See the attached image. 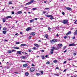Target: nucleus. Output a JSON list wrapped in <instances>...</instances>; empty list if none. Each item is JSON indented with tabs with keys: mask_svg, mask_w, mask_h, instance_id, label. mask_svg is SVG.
<instances>
[{
	"mask_svg": "<svg viewBox=\"0 0 77 77\" xmlns=\"http://www.w3.org/2000/svg\"><path fill=\"white\" fill-rule=\"evenodd\" d=\"M31 38H32V36H30L29 37V39H31Z\"/></svg>",
	"mask_w": 77,
	"mask_h": 77,
	"instance_id": "45",
	"label": "nucleus"
},
{
	"mask_svg": "<svg viewBox=\"0 0 77 77\" xmlns=\"http://www.w3.org/2000/svg\"><path fill=\"white\" fill-rule=\"evenodd\" d=\"M18 35V33H17L15 34V35Z\"/></svg>",
	"mask_w": 77,
	"mask_h": 77,
	"instance_id": "60",
	"label": "nucleus"
},
{
	"mask_svg": "<svg viewBox=\"0 0 77 77\" xmlns=\"http://www.w3.org/2000/svg\"><path fill=\"white\" fill-rule=\"evenodd\" d=\"M6 26H9V25L8 24H6Z\"/></svg>",
	"mask_w": 77,
	"mask_h": 77,
	"instance_id": "63",
	"label": "nucleus"
},
{
	"mask_svg": "<svg viewBox=\"0 0 77 77\" xmlns=\"http://www.w3.org/2000/svg\"><path fill=\"white\" fill-rule=\"evenodd\" d=\"M55 75H57V76L58 77H59V74H55Z\"/></svg>",
	"mask_w": 77,
	"mask_h": 77,
	"instance_id": "40",
	"label": "nucleus"
},
{
	"mask_svg": "<svg viewBox=\"0 0 77 77\" xmlns=\"http://www.w3.org/2000/svg\"><path fill=\"white\" fill-rule=\"evenodd\" d=\"M30 4H30V2H29L28 3H26V4L25 5H30Z\"/></svg>",
	"mask_w": 77,
	"mask_h": 77,
	"instance_id": "27",
	"label": "nucleus"
},
{
	"mask_svg": "<svg viewBox=\"0 0 77 77\" xmlns=\"http://www.w3.org/2000/svg\"><path fill=\"white\" fill-rule=\"evenodd\" d=\"M62 14H63V15H65V13H64V12H63L62 13Z\"/></svg>",
	"mask_w": 77,
	"mask_h": 77,
	"instance_id": "48",
	"label": "nucleus"
},
{
	"mask_svg": "<svg viewBox=\"0 0 77 77\" xmlns=\"http://www.w3.org/2000/svg\"><path fill=\"white\" fill-rule=\"evenodd\" d=\"M13 48H14L15 49H20V48L17 47H12Z\"/></svg>",
	"mask_w": 77,
	"mask_h": 77,
	"instance_id": "13",
	"label": "nucleus"
},
{
	"mask_svg": "<svg viewBox=\"0 0 77 77\" xmlns=\"http://www.w3.org/2000/svg\"><path fill=\"white\" fill-rule=\"evenodd\" d=\"M35 32H32L30 33V35L32 36H34V35H35Z\"/></svg>",
	"mask_w": 77,
	"mask_h": 77,
	"instance_id": "7",
	"label": "nucleus"
},
{
	"mask_svg": "<svg viewBox=\"0 0 77 77\" xmlns=\"http://www.w3.org/2000/svg\"><path fill=\"white\" fill-rule=\"evenodd\" d=\"M52 49L51 50H54V49H56V48L55 47H51Z\"/></svg>",
	"mask_w": 77,
	"mask_h": 77,
	"instance_id": "24",
	"label": "nucleus"
},
{
	"mask_svg": "<svg viewBox=\"0 0 77 77\" xmlns=\"http://www.w3.org/2000/svg\"><path fill=\"white\" fill-rule=\"evenodd\" d=\"M8 52L9 53H11V50H9L8 51Z\"/></svg>",
	"mask_w": 77,
	"mask_h": 77,
	"instance_id": "36",
	"label": "nucleus"
},
{
	"mask_svg": "<svg viewBox=\"0 0 77 77\" xmlns=\"http://www.w3.org/2000/svg\"><path fill=\"white\" fill-rule=\"evenodd\" d=\"M30 71L31 72H33L34 71H35V68L33 67H31L30 69Z\"/></svg>",
	"mask_w": 77,
	"mask_h": 77,
	"instance_id": "2",
	"label": "nucleus"
},
{
	"mask_svg": "<svg viewBox=\"0 0 77 77\" xmlns=\"http://www.w3.org/2000/svg\"><path fill=\"white\" fill-rule=\"evenodd\" d=\"M21 13H22V11H20L17 12V14H21Z\"/></svg>",
	"mask_w": 77,
	"mask_h": 77,
	"instance_id": "21",
	"label": "nucleus"
},
{
	"mask_svg": "<svg viewBox=\"0 0 77 77\" xmlns=\"http://www.w3.org/2000/svg\"><path fill=\"white\" fill-rule=\"evenodd\" d=\"M43 14H45L46 13V12L45 11H43Z\"/></svg>",
	"mask_w": 77,
	"mask_h": 77,
	"instance_id": "62",
	"label": "nucleus"
},
{
	"mask_svg": "<svg viewBox=\"0 0 77 77\" xmlns=\"http://www.w3.org/2000/svg\"><path fill=\"white\" fill-rule=\"evenodd\" d=\"M65 48H66V46H65L64 47V48H63V49H65Z\"/></svg>",
	"mask_w": 77,
	"mask_h": 77,
	"instance_id": "57",
	"label": "nucleus"
},
{
	"mask_svg": "<svg viewBox=\"0 0 77 77\" xmlns=\"http://www.w3.org/2000/svg\"><path fill=\"white\" fill-rule=\"evenodd\" d=\"M75 36H73L72 38V39H75Z\"/></svg>",
	"mask_w": 77,
	"mask_h": 77,
	"instance_id": "55",
	"label": "nucleus"
},
{
	"mask_svg": "<svg viewBox=\"0 0 77 77\" xmlns=\"http://www.w3.org/2000/svg\"><path fill=\"white\" fill-rule=\"evenodd\" d=\"M42 58L43 59H45V57L43 55L42 56Z\"/></svg>",
	"mask_w": 77,
	"mask_h": 77,
	"instance_id": "22",
	"label": "nucleus"
},
{
	"mask_svg": "<svg viewBox=\"0 0 77 77\" xmlns=\"http://www.w3.org/2000/svg\"><path fill=\"white\" fill-rule=\"evenodd\" d=\"M14 51H15V50H12L11 51H12V52H13Z\"/></svg>",
	"mask_w": 77,
	"mask_h": 77,
	"instance_id": "61",
	"label": "nucleus"
},
{
	"mask_svg": "<svg viewBox=\"0 0 77 77\" xmlns=\"http://www.w3.org/2000/svg\"><path fill=\"white\" fill-rule=\"evenodd\" d=\"M68 21L67 20H64L63 21V24H66Z\"/></svg>",
	"mask_w": 77,
	"mask_h": 77,
	"instance_id": "3",
	"label": "nucleus"
},
{
	"mask_svg": "<svg viewBox=\"0 0 77 77\" xmlns=\"http://www.w3.org/2000/svg\"><path fill=\"white\" fill-rule=\"evenodd\" d=\"M51 54H53V50L51 49Z\"/></svg>",
	"mask_w": 77,
	"mask_h": 77,
	"instance_id": "23",
	"label": "nucleus"
},
{
	"mask_svg": "<svg viewBox=\"0 0 77 77\" xmlns=\"http://www.w3.org/2000/svg\"><path fill=\"white\" fill-rule=\"evenodd\" d=\"M53 62H54V63H56L57 62V60H54Z\"/></svg>",
	"mask_w": 77,
	"mask_h": 77,
	"instance_id": "29",
	"label": "nucleus"
},
{
	"mask_svg": "<svg viewBox=\"0 0 77 77\" xmlns=\"http://www.w3.org/2000/svg\"><path fill=\"white\" fill-rule=\"evenodd\" d=\"M20 44L19 42H16V44Z\"/></svg>",
	"mask_w": 77,
	"mask_h": 77,
	"instance_id": "46",
	"label": "nucleus"
},
{
	"mask_svg": "<svg viewBox=\"0 0 77 77\" xmlns=\"http://www.w3.org/2000/svg\"><path fill=\"white\" fill-rule=\"evenodd\" d=\"M71 33V31H70L69 32H68L66 35H70Z\"/></svg>",
	"mask_w": 77,
	"mask_h": 77,
	"instance_id": "19",
	"label": "nucleus"
},
{
	"mask_svg": "<svg viewBox=\"0 0 77 77\" xmlns=\"http://www.w3.org/2000/svg\"><path fill=\"white\" fill-rule=\"evenodd\" d=\"M21 59H27L26 57L22 56L20 57Z\"/></svg>",
	"mask_w": 77,
	"mask_h": 77,
	"instance_id": "14",
	"label": "nucleus"
},
{
	"mask_svg": "<svg viewBox=\"0 0 77 77\" xmlns=\"http://www.w3.org/2000/svg\"><path fill=\"white\" fill-rule=\"evenodd\" d=\"M3 23H5L6 21V20L5 19H3L2 20Z\"/></svg>",
	"mask_w": 77,
	"mask_h": 77,
	"instance_id": "28",
	"label": "nucleus"
},
{
	"mask_svg": "<svg viewBox=\"0 0 77 77\" xmlns=\"http://www.w3.org/2000/svg\"><path fill=\"white\" fill-rule=\"evenodd\" d=\"M35 0H31L30 1V3L32 4V3H34V1Z\"/></svg>",
	"mask_w": 77,
	"mask_h": 77,
	"instance_id": "12",
	"label": "nucleus"
},
{
	"mask_svg": "<svg viewBox=\"0 0 77 77\" xmlns=\"http://www.w3.org/2000/svg\"><path fill=\"white\" fill-rule=\"evenodd\" d=\"M37 9V8H32V10H36Z\"/></svg>",
	"mask_w": 77,
	"mask_h": 77,
	"instance_id": "42",
	"label": "nucleus"
},
{
	"mask_svg": "<svg viewBox=\"0 0 77 77\" xmlns=\"http://www.w3.org/2000/svg\"><path fill=\"white\" fill-rule=\"evenodd\" d=\"M28 51L29 52H31V51H32V50L31 49H29Z\"/></svg>",
	"mask_w": 77,
	"mask_h": 77,
	"instance_id": "44",
	"label": "nucleus"
},
{
	"mask_svg": "<svg viewBox=\"0 0 77 77\" xmlns=\"http://www.w3.org/2000/svg\"><path fill=\"white\" fill-rule=\"evenodd\" d=\"M32 29L31 28V27H28V28H27V29H26V31H29V30H31Z\"/></svg>",
	"mask_w": 77,
	"mask_h": 77,
	"instance_id": "9",
	"label": "nucleus"
},
{
	"mask_svg": "<svg viewBox=\"0 0 77 77\" xmlns=\"http://www.w3.org/2000/svg\"><path fill=\"white\" fill-rule=\"evenodd\" d=\"M76 54H77V53H75L73 54V56H76Z\"/></svg>",
	"mask_w": 77,
	"mask_h": 77,
	"instance_id": "37",
	"label": "nucleus"
},
{
	"mask_svg": "<svg viewBox=\"0 0 77 77\" xmlns=\"http://www.w3.org/2000/svg\"><path fill=\"white\" fill-rule=\"evenodd\" d=\"M56 69H59V68L57 67L56 68Z\"/></svg>",
	"mask_w": 77,
	"mask_h": 77,
	"instance_id": "51",
	"label": "nucleus"
},
{
	"mask_svg": "<svg viewBox=\"0 0 77 77\" xmlns=\"http://www.w3.org/2000/svg\"><path fill=\"white\" fill-rule=\"evenodd\" d=\"M41 51L42 52H44V50H41Z\"/></svg>",
	"mask_w": 77,
	"mask_h": 77,
	"instance_id": "52",
	"label": "nucleus"
},
{
	"mask_svg": "<svg viewBox=\"0 0 77 77\" xmlns=\"http://www.w3.org/2000/svg\"><path fill=\"white\" fill-rule=\"evenodd\" d=\"M50 42L51 43H52V42H57V40L56 39L54 38L53 40H50Z\"/></svg>",
	"mask_w": 77,
	"mask_h": 77,
	"instance_id": "1",
	"label": "nucleus"
},
{
	"mask_svg": "<svg viewBox=\"0 0 77 77\" xmlns=\"http://www.w3.org/2000/svg\"><path fill=\"white\" fill-rule=\"evenodd\" d=\"M64 38H65V39H66L68 38V36H64Z\"/></svg>",
	"mask_w": 77,
	"mask_h": 77,
	"instance_id": "35",
	"label": "nucleus"
},
{
	"mask_svg": "<svg viewBox=\"0 0 77 77\" xmlns=\"http://www.w3.org/2000/svg\"><path fill=\"white\" fill-rule=\"evenodd\" d=\"M66 9H67L68 11H71L72 10V9L71 8H69V7H66Z\"/></svg>",
	"mask_w": 77,
	"mask_h": 77,
	"instance_id": "4",
	"label": "nucleus"
},
{
	"mask_svg": "<svg viewBox=\"0 0 77 77\" xmlns=\"http://www.w3.org/2000/svg\"><path fill=\"white\" fill-rule=\"evenodd\" d=\"M24 46H27V45L26 44H22L20 45V47H24Z\"/></svg>",
	"mask_w": 77,
	"mask_h": 77,
	"instance_id": "10",
	"label": "nucleus"
},
{
	"mask_svg": "<svg viewBox=\"0 0 77 77\" xmlns=\"http://www.w3.org/2000/svg\"><path fill=\"white\" fill-rule=\"evenodd\" d=\"M21 54V51H17V54Z\"/></svg>",
	"mask_w": 77,
	"mask_h": 77,
	"instance_id": "6",
	"label": "nucleus"
},
{
	"mask_svg": "<svg viewBox=\"0 0 77 77\" xmlns=\"http://www.w3.org/2000/svg\"><path fill=\"white\" fill-rule=\"evenodd\" d=\"M35 21V19H33L30 20V23H33Z\"/></svg>",
	"mask_w": 77,
	"mask_h": 77,
	"instance_id": "16",
	"label": "nucleus"
},
{
	"mask_svg": "<svg viewBox=\"0 0 77 77\" xmlns=\"http://www.w3.org/2000/svg\"><path fill=\"white\" fill-rule=\"evenodd\" d=\"M48 30H49V31H50V30H51V29L50 28V27H48Z\"/></svg>",
	"mask_w": 77,
	"mask_h": 77,
	"instance_id": "41",
	"label": "nucleus"
},
{
	"mask_svg": "<svg viewBox=\"0 0 77 77\" xmlns=\"http://www.w3.org/2000/svg\"><path fill=\"white\" fill-rule=\"evenodd\" d=\"M74 45H75V44L74 43H73V44H69V46H74Z\"/></svg>",
	"mask_w": 77,
	"mask_h": 77,
	"instance_id": "8",
	"label": "nucleus"
},
{
	"mask_svg": "<svg viewBox=\"0 0 77 77\" xmlns=\"http://www.w3.org/2000/svg\"><path fill=\"white\" fill-rule=\"evenodd\" d=\"M36 74L37 76H39V75H40V73H37Z\"/></svg>",
	"mask_w": 77,
	"mask_h": 77,
	"instance_id": "34",
	"label": "nucleus"
},
{
	"mask_svg": "<svg viewBox=\"0 0 77 77\" xmlns=\"http://www.w3.org/2000/svg\"><path fill=\"white\" fill-rule=\"evenodd\" d=\"M27 66V64H25L23 65V67H26Z\"/></svg>",
	"mask_w": 77,
	"mask_h": 77,
	"instance_id": "17",
	"label": "nucleus"
},
{
	"mask_svg": "<svg viewBox=\"0 0 77 77\" xmlns=\"http://www.w3.org/2000/svg\"><path fill=\"white\" fill-rule=\"evenodd\" d=\"M34 45H35V46L37 47H39V45H38V44H34Z\"/></svg>",
	"mask_w": 77,
	"mask_h": 77,
	"instance_id": "15",
	"label": "nucleus"
},
{
	"mask_svg": "<svg viewBox=\"0 0 77 77\" xmlns=\"http://www.w3.org/2000/svg\"><path fill=\"white\" fill-rule=\"evenodd\" d=\"M25 75L26 76H28L29 75V73L28 72H26L25 73Z\"/></svg>",
	"mask_w": 77,
	"mask_h": 77,
	"instance_id": "25",
	"label": "nucleus"
},
{
	"mask_svg": "<svg viewBox=\"0 0 77 77\" xmlns=\"http://www.w3.org/2000/svg\"><path fill=\"white\" fill-rule=\"evenodd\" d=\"M48 35L47 34H46L45 35V37L47 39H49V38L48 37Z\"/></svg>",
	"mask_w": 77,
	"mask_h": 77,
	"instance_id": "5",
	"label": "nucleus"
},
{
	"mask_svg": "<svg viewBox=\"0 0 77 77\" xmlns=\"http://www.w3.org/2000/svg\"><path fill=\"white\" fill-rule=\"evenodd\" d=\"M58 45L59 46V47H62L63 46L62 44H59Z\"/></svg>",
	"mask_w": 77,
	"mask_h": 77,
	"instance_id": "20",
	"label": "nucleus"
},
{
	"mask_svg": "<svg viewBox=\"0 0 77 77\" xmlns=\"http://www.w3.org/2000/svg\"><path fill=\"white\" fill-rule=\"evenodd\" d=\"M45 57H48V55H46L45 56Z\"/></svg>",
	"mask_w": 77,
	"mask_h": 77,
	"instance_id": "64",
	"label": "nucleus"
},
{
	"mask_svg": "<svg viewBox=\"0 0 77 77\" xmlns=\"http://www.w3.org/2000/svg\"><path fill=\"white\" fill-rule=\"evenodd\" d=\"M11 14H15V12H14V11H12L11 12Z\"/></svg>",
	"mask_w": 77,
	"mask_h": 77,
	"instance_id": "47",
	"label": "nucleus"
},
{
	"mask_svg": "<svg viewBox=\"0 0 77 77\" xmlns=\"http://www.w3.org/2000/svg\"><path fill=\"white\" fill-rule=\"evenodd\" d=\"M46 17H53V16L51 15H46Z\"/></svg>",
	"mask_w": 77,
	"mask_h": 77,
	"instance_id": "11",
	"label": "nucleus"
},
{
	"mask_svg": "<svg viewBox=\"0 0 77 77\" xmlns=\"http://www.w3.org/2000/svg\"><path fill=\"white\" fill-rule=\"evenodd\" d=\"M75 24H77V20H75V21L74 22Z\"/></svg>",
	"mask_w": 77,
	"mask_h": 77,
	"instance_id": "33",
	"label": "nucleus"
},
{
	"mask_svg": "<svg viewBox=\"0 0 77 77\" xmlns=\"http://www.w3.org/2000/svg\"><path fill=\"white\" fill-rule=\"evenodd\" d=\"M66 63V61H65L64 62V63Z\"/></svg>",
	"mask_w": 77,
	"mask_h": 77,
	"instance_id": "53",
	"label": "nucleus"
},
{
	"mask_svg": "<svg viewBox=\"0 0 77 77\" xmlns=\"http://www.w3.org/2000/svg\"><path fill=\"white\" fill-rule=\"evenodd\" d=\"M3 30H7V28H6V27H4L3 29Z\"/></svg>",
	"mask_w": 77,
	"mask_h": 77,
	"instance_id": "30",
	"label": "nucleus"
},
{
	"mask_svg": "<svg viewBox=\"0 0 77 77\" xmlns=\"http://www.w3.org/2000/svg\"><path fill=\"white\" fill-rule=\"evenodd\" d=\"M37 48L36 47H34V48H32V49H33V50H36V49Z\"/></svg>",
	"mask_w": 77,
	"mask_h": 77,
	"instance_id": "43",
	"label": "nucleus"
},
{
	"mask_svg": "<svg viewBox=\"0 0 77 77\" xmlns=\"http://www.w3.org/2000/svg\"><path fill=\"white\" fill-rule=\"evenodd\" d=\"M50 19H51V20H53V19H54V18H53V17H51Z\"/></svg>",
	"mask_w": 77,
	"mask_h": 77,
	"instance_id": "49",
	"label": "nucleus"
},
{
	"mask_svg": "<svg viewBox=\"0 0 77 77\" xmlns=\"http://www.w3.org/2000/svg\"><path fill=\"white\" fill-rule=\"evenodd\" d=\"M38 20V18H35V19H34V20Z\"/></svg>",
	"mask_w": 77,
	"mask_h": 77,
	"instance_id": "59",
	"label": "nucleus"
},
{
	"mask_svg": "<svg viewBox=\"0 0 77 77\" xmlns=\"http://www.w3.org/2000/svg\"><path fill=\"white\" fill-rule=\"evenodd\" d=\"M12 18V17L11 16H9L6 17V18L8 19V18Z\"/></svg>",
	"mask_w": 77,
	"mask_h": 77,
	"instance_id": "18",
	"label": "nucleus"
},
{
	"mask_svg": "<svg viewBox=\"0 0 77 77\" xmlns=\"http://www.w3.org/2000/svg\"><path fill=\"white\" fill-rule=\"evenodd\" d=\"M59 48H60V47H57L56 48H55V50H59Z\"/></svg>",
	"mask_w": 77,
	"mask_h": 77,
	"instance_id": "31",
	"label": "nucleus"
},
{
	"mask_svg": "<svg viewBox=\"0 0 77 77\" xmlns=\"http://www.w3.org/2000/svg\"><path fill=\"white\" fill-rule=\"evenodd\" d=\"M69 60H72V59H68Z\"/></svg>",
	"mask_w": 77,
	"mask_h": 77,
	"instance_id": "56",
	"label": "nucleus"
},
{
	"mask_svg": "<svg viewBox=\"0 0 77 77\" xmlns=\"http://www.w3.org/2000/svg\"><path fill=\"white\" fill-rule=\"evenodd\" d=\"M6 32H7V31H3L2 32L3 33H4V34H6Z\"/></svg>",
	"mask_w": 77,
	"mask_h": 77,
	"instance_id": "26",
	"label": "nucleus"
},
{
	"mask_svg": "<svg viewBox=\"0 0 77 77\" xmlns=\"http://www.w3.org/2000/svg\"><path fill=\"white\" fill-rule=\"evenodd\" d=\"M45 9H46V10L49 9V8H45Z\"/></svg>",
	"mask_w": 77,
	"mask_h": 77,
	"instance_id": "54",
	"label": "nucleus"
},
{
	"mask_svg": "<svg viewBox=\"0 0 77 77\" xmlns=\"http://www.w3.org/2000/svg\"><path fill=\"white\" fill-rule=\"evenodd\" d=\"M66 51H66V50L64 51V53H66Z\"/></svg>",
	"mask_w": 77,
	"mask_h": 77,
	"instance_id": "58",
	"label": "nucleus"
},
{
	"mask_svg": "<svg viewBox=\"0 0 77 77\" xmlns=\"http://www.w3.org/2000/svg\"><path fill=\"white\" fill-rule=\"evenodd\" d=\"M66 70H67L66 69H65V70L63 71V72H66Z\"/></svg>",
	"mask_w": 77,
	"mask_h": 77,
	"instance_id": "50",
	"label": "nucleus"
},
{
	"mask_svg": "<svg viewBox=\"0 0 77 77\" xmlns=\"http://www.w3.org/2000/svg\"><path fill=\"white\" fill-rule=\"evenodd\" d=\"M12 3L11 2H9V5H11Z\"/></svg>",
	"mask_w": 77,
	"mask_h": 77,
	"instance_id": "38",
	"label": "nucleus"
},
{
	"mask_svg": "<svg viewBox=\"0 0 77 77\" xmlns=\"http://www.w3.org/2000/svg\"><path fill=\"white\" fill-rule=\"evenodd\" d=\"M46 64H47V65H48V64H50V62L49 61H48L46 62Z\"/></svg>",
	"mask_w": 77,
	"mask_h": 77,
	"instance_id": "32",
	"label": "nucleus"
},
{
	"mask_svg": "<svg viewBox=\"0 0 77 77\" xmlns=\"http://www.w3.org/2000/svg\"><path fill=\"white\" fill-rule=\"evenodd\" d=\"M40 72H41V74H43V73L44 72L43 71H40Z\"/></svg>",
	"mask_w": 77,
	"mask_h": 77,
	"instance_id": "39",
	"label": "nucleus"
}]
</instances>
